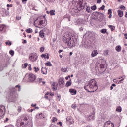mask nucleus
<instances>
[{
	"mask_svg": "<svg viewBox=\"0 0 127 127\" xmlns=\"http://www.w3.org/2000/svg\"><path fill=\"white\" fill-rule=\"evenodd\" d=\"M104 127H115V125L111 121H108L105 123Z\"/></svg>",
	"mask_w": 127,
	"mask_h": 127,
	"instance_id": "0eeeda50",
	"label": "nucleus"
},
{
	"mask_svg": "<svg viewBox=\"0 0 127 127\" xmlns=\"http://www.w3.org/2000/svg\"><path fill=\"white\" fill-rule=\"evenodd\" d=\"M91 9L92 10H96L97 9V6L96 5H94L91 7Z\"/></svg>",
	"mask_w": 127,
	"mask_h": 127,
	"instance_id": "72a5a7b5",
	"label": "nucleus"
},
{
	"mask_svg": "<svg viewBox=\"0 0 127 127\" xmlns=\"http://www.w3.org/2000/svg\"><path fill=\"white\" fill-rule=\"evenodd\" d=\"M63 51V50H59V53H61V52H62Z\"/></svg>",
	"mask_w": 127,
	"mask_h": 127,
	"instance_id": "338daca9",
	"label": "nucleus"
},
{
	"mask_svg": "<svg viewBox=\"0 0 127 127\" xmlns=\"http://www.w3.org/2000/svg\"><path fill=\"white\" fill-rule=\"evenodd\" d=\"M69 92L70 94L72 95H76V94H77V90H76V89H70Z\"/></svg>",
	"mask_w": 127,
	"mask_h": 127,
	"instance_id": "dca6fc26",
	"label": "nucleus"
},
{
	"mask_svg": "<svg viewBox=\"0 0 127 127\" xmlns=\"http://www.w3.org/2000/svg\"><path fill=\"white\" fill-rule=\"evenodd\" d=\"M84 89L89 93L96 92V91L98 90L97 81H96L95 79H91L90 81L85 84Z\"/></svg>",
	"mask_w": 127,
	"mask_h": 127,
	"instance_id": "f257e3e1",
	"label": "nucleus"
},
{
	"mask_svg": "<svg viewBox=\"0 0 127 127\" xmlns=\"http://www.w3.org/2000/svg\"><path fill=\"white\" fill-rule=\"evenodd\" d=\"M21 110H22V108L21 107H19V108L18 109V112H21Z\"/></svg>",
	"mask_w": 127,
	"mask_h": 127,
	"instance_id": "13d9d810",
	"label": "nucleus"
},
{
	"mask_svg": "<svg viewBox=\"0 0 127 127\" xmlns=\"http://www.w3.org/2000/svg\"><path fill=\"white\" fill-rule=\"evenodd\" d=\"M34 69L35 70V72H36V73H37V72L39 71V68L36 67L35 66L34 67Z\"/></svg>",
	"mask_w": 127,
	"mask_h": 127,
	"instance_id": "c9c22d12",
	"label": "nucleus"
},
{
	"mask_svg": "<svg viewBox=\"0 0 127 127\" xmlns=\"http://www.w3.org/2000/svg\"><path fill=\"white\" fill-rule=\"evenodd\" d=\"M115 49L117 52H120L121 49V46H117L115 48Z\"/></svg>",
	"mask_w": 127,
	"mask_h": 127,
	"instance_id": "412c9836",
	"label": "nucleus"
},
{
	"mask_svg": "<svg viewBox=\"0 0 127 127\" xmlns=\"http://www.w3.org/2000/svg\"><path fill=\"white\" fill-rule=\"evenodd\" d=\"M64 42H65L67 44V46L71 47H75V42H74V38L73 36L70 35V34L65 33L64 34L63 39Z\"/></svg>",
	"mask_w": 127,
	"mask_h": 127,
	"instance_id": "7ed1b4c3",
	"label": "nucleus"
},
{
	"mask_svg": "<svg viewBox=\"0 0 127 127\" xmlns=\"http://www.w3.org/2000/svg\"><path fill=\"white\" fill-rule=\"evenodd\" d=\"M105 9V5H102L100 8H99V10H104Z\"/></svg>",
	"mask_w": 127,
	"mask_h": 127,
	"instance_id": "a19ab883",
	"label": "nucleus"
},
{
	"mask_svg": "<svg viewBox=\"0 0 127 127\" xmlns=\"http://www.w3.org/2000/svg\"><path fill=\"white\" fill-rule=\"evenodd\" d=\"M26 32L27 33H32V29L31 28H28V29L26 30Z\"/></svg>",
	"mask_w": 127,
	"mask_h": 127,
	"instance_id": "c85d7f7f",
	"label": "nucleus"
},
{
	"mask_svg": "<svg viewBox=\"0 0 127 127\" xmlns=\"http://www.w3.org/2000/svg\"><path fill=\"white\" fill-rule=\"evenodd\" d=\"M41 72L43 75H46L47 74V68L45 67H42Z\"/></svg>",
	"mask_w": 127,
	"mask_h": 127,
	"instance_id": "2eb2a0df",
	"label": "nucleus"
},
{
	"mask_svg": "<svg viewBox=\"0 0 127 127\" xmlns=\"http://www.w3.org/2000/svg\"><path fill=\"white\" fill-rule=\"evenodd\" d=\"M99 54V51L97 50H94L91 53V57H95Z\"/></svg>",
	"mask_w": 127,
	"mask_h": 127,
	"instance_id": "ddd939ff",
	"label": "nucleus"
},
{
	"mask_svg": "<svg viewBox=\"0 0 127 127\" xmlns=\"http://www.w3.org/2000/svg\"><path fill=\"white\" fill-rule=\"evenodd\" d=\"M108 17H109V18H111L112 17V14H110L109 15V16H108Z\"/></svg>",
	"mask_w": 127,
	"mask_h": 127,
	"instance_id": "69168bd1",
	"label": "nucleus"
},
{
	"mask_svg": "<svg viewBox=\"0 0 127 127\" xmlns=\"http://www.w3.org/2000/svg\"><path fill=\"white\" fill-rule=\"evenodd\" d=\"M28 66V64L27 63L24 64L22 65L23 68H26Z\"/></svg>",
	"mask_w": 127,
	"mask_h": 127,
	"instance_id": "f704fd0d",
	"label": "nucleus"
},
{
	"mask_svg": "<svg viewBox=\"0 0 127 127\" xmlns=\"http://www.w3.org/2000/svg\"><path fill=\"white\" fill-rule=\"evenodd\" d=\"M125 17H127V12L126 13Z\"/></svg>",
	"mask_w": 127,
	"mask_h": 127,
	"instance_id": "774afa93",
	"label": "nucleus"
},
{
	"mask_svg": "<svg viewBox=\"0 0 127 127\" xmlns=\"http://www.w3.org/2000/svg\"><path fill=\"white\" fill-rule=\"evenodd\" d=\"M45 65L46 66H49V67H51V66H52V64H51V63H50V62L46 63Z\"/></svg>",
	"mask_w": 127,
	"mask_h": 127,
	"instance_id": "7c9ffc66",
	"label": "nucleus"
},
{
	"mask_svg": "<svg viewBox=\"0 0 127 127\" xmlns=\"http://www.w3.org/2000/svg\"><path fill=\"white\" fill-rule=\"evenodd\" d=\"M18 88V92L21 91V86L20 85H16L15 87H12L10 89V96L9 97L8 102L11 103V102H15L17 98V93H16V88Z\"/></svg>",
	"mask_w": 127,
	"mask_h": 127,
	"instance_id": "f03ea898",
	"label": "nucleus"
},
{
	"mask_svg": "<svg viewBox=\"0 0 127 127\" xmlns=\"http://www.w3.org/2000/svg\"><path fill=\"white\" fill-rule=\"evenodd\" d=\"M27 41H26V40H24L23 41V43H27Z\"/></svg>",
	"mask_w": 127,
	"mask_h": 127,
	"instance_id": "e2e57ef3",
	"label": "nucleus"
},
{
	"mask_svg": "<svg viewBox=\"0 0 127 127\" xmlns=\"http://www.w3.org/2000/svg\"><path fill=\"white\" fill-rule=\"evenodd\" d=\"M3 70V66H2V65L0 64V72Z\"/></svg>",
	"mask_w": 127,
	"mask_h": 127,
	"instance_id": "79ce46f5",
	"label": "nucleus"
},
{
	"mask_svg": "<svg viewBox=\"0 0 127 127\" xmlns=\"http://www.w3.org/2000/svg\"><path fill=\"white\" fill-rule=\"evenodd\" d=\"M16 125L18 127H24V122H21V119H19L17 120Z\"/></svg>",
	"mask_w": 127,
	"mask_h": 127,
	"instance_id": "9d476101",
	"label": "nucleus"
},
{
	"mask_svg": "<svg viewBox=\"0 0 127 127\" xmlns=\"http://www.w3.org/2000/svg\"><path fill=\"white\" fill-rule=\"evenodd\" d=\"M108 14H112V10L111 9L108 10Z\"/></svg>",
	"mask_w": 127,
	"mask_h": 127,
	"instance_id": "8fccbe9b",
	"label": "nucleus"
},
{
	"mask_svg": "<svg viewBox=\"0 0 127 127\" xmlns=\"http://www.w3.org/2000/svg\"><path fill=\"white\" fill-rule=\"evenodd\" d=\"M108 27L110 28L111 31H114V30H115V26H114L110 25L108 26Z\"/></svg>",
	"mask_w": 127,
	"mask_h": 127,
	"instance_id": "a878e982",
	"label": "nucleus"
},
{
	"mask_svg": "<svg viewBox=\"0 0 127 127\" xmlns=\"http://www.w3.org/2000/svg\"><path fill=\"white\" fill-rule=\"evenodd\" d=\"M5 28V25L4 24H0V31H3Z\"/></svg>",
	"mask_w": 127,
	"mask_h": 127,
	"instance_id": "a211bd4d",
	"label": "nucleus"
},
{
	"mask_svg": "<svg viewBox=\"0 0 127 127\" xmlns=\"http://www.w3.org/2000/svg\"><path fill=\"white\" fill-rule=\"evenodd\" d=\"M9 54H10L11 56H13L14 55V51L13 50H10L9 51Z\"/></svg>",
	"mask_w": 127,
	"mask_h": 127,
	"instance_id": "473e14b6",
	"label": "nucleus"
},
{
	"mask_svg": "<svg viewBox=\"0 0 127 127\" xmlns=\"http://www.w3.org/2000/svg\"><path fill=\"white\" fill-rule=\"evenodd\" d=\"M47 25V22L45 20L41 19L40 18H38L34 22V25L38 28H43Z\"/></svg>",
	"mask_w": 127,
	"mask_h": 127,
	"instance_id": "20e7f679",
	"label": "nucleus"
},
{
	"mask_svg": "<svg viewBox=\"0 0 127 127\" xmlns=\"http://www.w3.org/2000/svg\"><path fill=\"white\" fill-rule=\"evenodd\" d=\"M59 84L61 88H63V86L65 85V79L64 78H60L59 79Z\"/></svg>",
	"mask_w": 127,
	"mask_h": 127,
	"instance_id": "6e6552de",
	"label": "nucleus"
},
{
	"mask_svg": "<svg viewBox=\"0 0 127 127\" xmlns=\"http://www.w3.org/2000/svg\"><path fill=\"white\" fill-rule=\"evenodd\" d=\"M28 79L30 82H33L34 81H35V80L36 79V76H35V75L32 73H30L29 74Z\"/></svg>",
	"mask_w": 127,
	"mask_h": 127,
	"instance_id": "1a4fd4ad",
	"label": "nucleus"
},
{
	"mask_svg": "<svg viewBox=\"0 0 127 127\" xmlns=\"http://www.w3.org/2000/svg\"><path fill=\"white\" fill-rule=\"evenodd\" d=\"M99 62H101V64H100V69H104L105 68V64H106V61L104 60H100Z\"/></svg>",
	"mask_w": 127,
	"mask_h": 127,
	"instance_id": "f8f14e48",
	"label": "nucleus"
},
{
	"mask_svg": "<svg viewBox=\"0 0 127 127\" xmlns=\"http://www.w3.org/2000/svg\"><path fill=\"white\" fill-rule=\"evenodd\" d=\"M113 81H114V82L116 83L117 84H118V82H119L118 81H117V80H116V79H114Z\"/></svg>",
	"mask_w": 127,
	"mask_h": 127,
	"instance_id": "0e129e2a",
	"label": "nucleus"
},
{
	"mask_svg": "<svg viewBox=\"0 0 127 127\" xmlns=\"http://www.w3.org/2000/svg\"><path fill=\"white\" fill-rule=\"evenodd\" d=\"M71 78V76L70 75H68V76L65 77V80H68V79H70Z\"/></svg>",
	"mask_w": 127,
	"mask_h": 127,
	"instance_id": "864d4df0",
	"label": "nucleus"
},
{
	"mask_svg": "<svg viewBox=\"0 0 127 127\" xmlns=\"http://www.w3.org/2000/svg\"><path fill=\"white\" fill-rule=\"evenodd\" d=\"M101 33L105 34L106 32H107V29H103L100 30Z\"/></svg>",
	"mask_w": 127,
	"mask_h": 127,
	"instance_id": "2f4dec72",
	"label": "nucleus"
},
{
	"mask_svg": "<svg viewBox=\"0 0 127 127\" xmlns=\"http://www.w3.org/2000/svg\"><path fill=\"white\" fill-rule=\"evenodd\" d=\"M28 67H29V71H31L32 68H31V64H29L28 65Z\"/></svg>",
	"mask_w": 127,
	"mask_h": 127,
	"instance_id": "de8ad7c7",
	"label": "nucleus"
},
{
	"mask_svg": "<svg viewBox=\"0 0 127 127\" xmlns=\"http://www.w3.org/2000/svg\"><path fill=\"white\" fill-rule=\"evenodd\" d=\"M7 7H12V4L9 5V4H8L7 5Z\"/></svg>",
	"mask_w": 127,
	"mask_h": 127,
	"instance_id": "4d7b16f0",
	"label": "nucleus"
},
{
	"mask_svg": "<svg viewBox=\"0 0 127 127\" xmlns=\"http://www.w3.org/2000/svg\"><path fill=\"white\" fill-rule=\"evenodd\" d=\"M57 86L58 84L57 82H53L52 84V89L53 91H56L57 90Z\"/></svg>",
	"mask_w": 127,
	"mask_h": 127,
	"instance_id": "4468645a",
	"label": "nucleus"
},
{
	"mask_svg": "<svg viewBox=\"0 0 127 127\" xmlns=\"http://www.w3.org/2000/svg\"><path fill=\"white\" fill-rule=\"evenodd\" d=\"M56 121H57V118L56 117H53V120H52V122L53 123H55Z\"/></svg>",
	"mask_w": 127,
	"mask_h": 127,
	"instance_id": "ea45409f",
	"label": "nucleus"
},
{
	"mask_svg": "<svg viewBox=\"0 0 127 127\" xmlns=\"http://www.w3.org/2000/svg\"><path fill=\"white\" fill-rule=\"evenodd\" d=\"M9 119L8 118H6V119L4 120V122L6 123V122H8Z\"/></svg>",
	"mask_w": 127,
	"mask_h": 127,
	"instance_id": "5fc2aeb1",
	"label": "nucleus"
},
{
	"mask_svg": "<svg viewBox=\"0 0 127 127\" xmlns=\"http://www.w3.org/2000/svg\"><path fill=\"white\" fill-rule=\"evenodd\" d=\"M41 57H43L44 58H45V57H46V55H45V54H43L41 55Z\"/></svg>",
	"mask_w": 127,
	"mask_h": 127,
	"instance_id": "a18cd8bd",
	"label": "nucleus"
},
{
	"mask_svg": "<svg viewBox=\"0 0 127 127\" xmlns=\"http://www.w3.org/2000/svg\"><path fill=\"white\" fill-rule=\"evenodd\" d=\"M39 36L41 37V38H43L44 37V33H43V31H40Z\"/></svg>",
	"mask_w": 127,
	"mask_h": 127,
	"instance_id": "4be33fe9",
	"label": "nucleus"
},
{
	"mask_svg": "<svg viewBox=\"0 0 127 127\" xmlns=\"http://www.w3.org/2000/svg\"><path fill=\"white\" fill-rule=\"evenodd\" d=\"M5 113V106H0V118H1L3 115Z\"/></svg>",
	"mask_w": 127,
	"mask_h": 127,
	"instance_id": "423d86ee",
	"label": "nucleus"
},
{
	"mask_svg": "<svg viewBox=\"0 0 127 127\" xmlns=\"http://www.w3.org/2000/svg\"><path fill=\"white\" fill-rule=\"evenodd\" d=\"M101 2H102L101 0H97V3L100 4V3H101Z\"/></svg>",
	"mask_w": 127,
	"mask_h": 127,
	"instance_id": "603ef678",
	"label": "nucleus"
},
{
	"mask_svg": "<svg viewBox=\"0 0 127 127\" xmlns=\"http://www.w3.org/2000/svg\"><path fill=\"white\" fill-rule=\"evenodd\" d=\"M66 122L69 125H72L74 123V120H73V118L71 116H68L66 118Z\"/></svg>",
	"mask_w": 127,
	"mask_h": 127,
	"instance_id": "9b49d317",
	"label": "nucleus"
},
{
	"mask_svg": "<svg viewBox=\"0 0 127 127\" xmlns=\"http://www.w3.org/2000/svg\"><path fill=\"white\" fill-rule=\"evenodd\" d=\"M116 112H118L119 113L122 112V107L121 106H118L117 107Z\"/></svg>",
	"mask_w": 127,
	"mask_h": 127,
	"instance_id": "393cba45",
	"label": "nucleus"
},
{
	"mask_svg": "<svg viewBox=\"0 0 127 127\" xmlns=\"http://www.w3.org/2000/svg\"><path fill=\"white\" fill-rule=\"evenodd\" d=\"M38 56L36 53H31L29 55V60L31 62H35L37 60Z\"/></svg>",
	"mask_w": 127,
	"mask_h": 127,
	"instance_id": "39448f33",
	"label": "nucleus"
},
{
	"mask_svg": "<svg viewBox=\"0 0 127 127\" xmlns=\"http://www.w3.org/2000/svg\"><path fill=\"white\" fill-rule=\"evenodd\" d=\"M120 9H123V10H126V7H125L124 5L120 6Z\"/></svg>",
	"mask_w": 127,
	"mask_h": 127,
	"instance_id": "58836bf2",
	"label": "nucleus"
},
{
	"mask_svg": "<svg viewBox=\"0 0 127 127\" xmlns=\"http://www.w3.org/2000/svg\"><path fill=\"white\" fill-rule=\"evenodd\" d=\"M31 106L34 107H36V104H32Z\"/></svg>",
	"mask_w": 127,
	"mask_h": 127,
	"instance_id": "052dcab7",
	"label": "nucleus"
},
{
	"mask_svg": "<svg viewBox=\"0 0 127 127\" xmlns=\"http://www.w3.org/2000/svg\"><path fill=\"white\" fill-rule=\"evenodd\" d=\"M43 31H44V32H46L47 33H49L50 32V30L48 29V28L47 27H46L43 28Z\"/></svg>",
	"mask_w": 127,
	"mask_h": 127,
	"instance_id": "6ab92c4d",
	"label": "nucleus"
},
{
	"mask_svg": "<svg viewBox=\"0 0 127 127\" xmlns=\"http://www.w3.org/2000/svg\"><path fill=\"white\" fill-rule=\"evenodd\" d=\"M45 99H48V96L46 95H45Z\"/></svg>",
	"mask_w": 127,
	"mask_h": 127,
	"instance_id": "680f3d73",
	"label": "nucleus"
},
{
	"mask_svg": "<svg viewBox=\"0 0 127 127\" xmlns=\"http://www.w3.org/2000/svg\"><path fill=\"white\" fill-rule=\"evenodd\" d=\"M114 87H116V85L115 84H112V85L110 86V90L112 91L113 89H114Z\"/></svg>",
	"mask_w": 127,
	"mask_h": 127,
	"instance_id": "e433bc0d",
	"label": "nucleus"
},
{
	"mask_svg": "<svg viewBox=\"0 0 127 127\" xmlns=\"http://www.w3.org/2000/svg\"><path fill=\"white\" fill-rule=\"evenodd\" d=\"M40 52H43V51H44V47H41L40 49Z\"/></svg>",
	"mask_w": 127,
	"mask_h": 127,
	"instance_id": "37998d69",
	"label": "nucleus"
},
{
	"mask_svg": "<svg viewBox=\"0 0 127 127\" xmlns=\"http://www.w3.org/2000/svg\"><path fill=\"white\" fill-rule=\"evenodd\" d=\"M86 10L88 13H91L92 12V10H91V8H90V7L89 6H87L86 8Z\"/></svg>",
	"mask_w": 127,
	"mask_h": 127,
	"instance_id": "b1692460",
	"label": "nucleus"
},
{
	"mask_svg": "<svg viewBox=\"0 0 127 127\" xmlns=\"http://www.w3.org/2000/svg\"><path fill=\"white\" fill-rule=\"evenodd\" d=\"M5 44H6V45H9V46H10V45H11L12 44L11 42L9 41L6 42Z\"/></svg>",
	"mask_w": 127,
	"mask_h": 127,
	"instance_id": "4c0bfd02",
	"label": "nucleus"
},
{
	"mask_svg": "<svg viewBox=\"0 0 127 127\" xmlns=\"http://www.w3.org/2000/svg\"><path fill=\"white\" fill-rule=\"evenodd\" d=\"M50 96H51V97L54 96V93H53V92H50Z\"/></svg>",
	"mask_w": 127,
	"mask_h": 127,
	"instance_id": "49530a36",
	"label": "nucleus"
},
{
	"mask_svg": "<svg viewBox=\"0 0 127 127\" xmlns=\"http://www.w3.org/2000/svg\"><path fill=\"white\" fill-rule=\"evenodd\" d=\"M61 72H67L68 71V69L67 68H62L61 69Z\"/></svg>",
	"mask_w": 127,
	"mask_h": 127,
	"instance_id": "cd10ccee",
	"label": "nucleus"
},
{
	"mask_svg": "<svg viewBox=\"0 0 127 127\" xmlns=\"http://www.w3.org/2000/svg\"><path fill=\"white\" fill-rule=\"evenodd\" d=\"M58 125H60V127H62V122H61V121H60L58 123H57Z\"/></svg>",
	"mask_w": 127,
	"mask_h": 127,
	"instance_id": "09e8293b",
	"label": "nucleus"
},
{
	"mask_svg": "<svg viewBox=\"0 0 127 127\" xmlns=\"http://www.w3.org/2000/svg\"><path fill=\"white\" fill-rule=\"evenodd\" d=\"M124 36H125V39H127V33L124 34Z\"/></svg>",
	"mask_w": 127,
	"mask_h": 127,
	"instance_id": "bf43d9fd",
	"label": "nucleus"
},
{
	"mask_svg": "<svg viewBox=\"0 0 127 127\" xmlns=\"http://www.w3.org/2000/svg\"><path fill=\"white\" fill-rule=\"evenodd\" d=\"M81 45L83 47H85V48H89V44L88 43H84Z\"/></svg>",
	"mask_w": 127,
	"mask_h": 127,
	"instance_id": "aec40b11",
	"label": "nucleus"
},
{
	"mask_svg": "<svg viewBox=\"0 0 127 127\" xmlns=\"http://www.w3.org/2000/svg\"><path fill=\"white\" fill-rule=\"evenodd\" d=\"M123 80H124V79L120 80L118 82L117 84H121V83H122V81H123Z\"/></svg>",
	"mask_w": 127,
	"mask_h": 127,
	"instance_id": "6e6d98bb",
	"label": "nucleus"
},
{
	"mask_svg": "<svg viewBox=\"0 0 127 127\" xmlns=\"http://www.w3.org/2000/svg\"><path fill=\"white\" fill-rule=\"evenodd\" d=\"M16 19H17V20H20L21 19V17H20L19 16H17L16 17Z\"/></svg>",
	"mask_w": 127,
	"mask_h": 127,
	"instance_id": "c03bdc74",
	"label": "nucleus"
},
{
	"mask_svg": "<svg viewBox=\"0 0 127 127\" xmlns=\"http://www.w3.org/2000/svg\"><path fill=\"white\" fill-rule=\"evenodd\" d=\"M71 107L72 108V109H76V105L75 104H73L71 106Z\"/></svg>",
	"mask_w": 127,
	"mask_h": 127,
	"instance_id": "3c124183",
	"label": "nucleus"
},
{
	"mask_svg": "<svg viewBox=\"0 0 127 127\" xmlns=\"http://www.w3.org/2000/svg\"><path fill=\"white\" fill-rule=\"evenodd\" d=\"M109 50H105L103 53L104 55H105V56L109 55Z\"/></svg>",
	"mask_w": 127,
	"mask_h": 127,
	"instance_id": "5701e85b",
	"label": "nucleus"
},
{
	"mask_svg": "<svg viewBox=\"0 0 127 127\" xmlns=\"http://www.w3.org/2000/svg\"><path fill=\"white\" fill-rule=\"evenodd\" d=\"M50 15H55V10H52L50 11Z\"/></svg>",
	"mask_w": 127,
	"mask_h": 127,
	"instance_id": "c756f323",
	"label": "nucleus"
},
{
	"mask_svg": "<svg viewBox=\"0 0 127 127\" xmlns=\"http://www.w3.org/2000/svg\"><path fill=\"white\" fill-rule=\"evenodd\" d=\"M117 13H118V16H119V17H123V15H124V13L123 12V11H122L121 10H118L117 11Z\"/></svg>",
	"mask_w": 127,
	"mask_h": 127,
	"instance_id": "f3484780",
	"label": "nucleus"
},
{
	"mask_svg": "<svg viewBox=\"0 0 127 127\" xmlns=\"http://www.w3.org/2000/svg\"><path fill=\"white\" fill-rule=\"evenodd\" d=\"M71 84L72 82H71V81H67L66 84V87H70Z\"/></svg>",
	"mask_w": 127,
	"mask_h": 127,
	"instance_id": "bb28decb",
	"label": "nucleus"
}]
</instances>
